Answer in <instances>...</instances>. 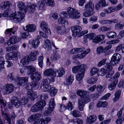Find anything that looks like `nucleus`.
Returning <instances> with one entry per match:
<instances>
[{
  "instance_id": "obj_1",
  "label": "nucleus",
  "mask_w": 124,
  "mask_h": 124,
  "mask_svg": "<svg viewBox=\"0 0 124 124\" xmlns=\"http://www.w3.org/2000/svg\"><path fill=\"white\" fill-rule=\"evenodd\" d=\"M26 12H18L11 14L10 19L16 23L23 22L25 20L24 17Z\"/></svg>"
},
{
  "instance_id": "obj_2",
  "label": "nucleus",
  "mask_w": 124,
  "mask_h": 124,
  "mask_svg": "<svg viewBox=\"0 0 124 124\" xmlns=\"http://www.w3.org/2000/svg\"><path fill=\"white\" fill-rule=\"evenodd\" d=\"M45 101H39L33 105L31 108V111L32 112H36L42 110L46 105Z\"/></svg>"
},
{
  "instance_id": "obj_3",
  "label": "nucleus",
  "mask_w": 124,
  "mask_h": 124,
  "mask_svg": "<svg viewBox=\"0 0 124 124\" xmlns=\"http://www.w3.org/2000/svg\"><path fill=\"white\" fill-rule=\"evenodd\" d=\"M32 83H28L26 85L25 88L26 89L29 90L27 93V96L31 101H33L37 97V95L36 92L31 90L32 89Z\"/></svg>"
},
{
  "instance_id": "obj_4",
  "label": "nucleus",
  "mask_w": 124,
  "mask_h": 124,
  "mask_svg": "<svg viewBox=\"0 0 124 124\" xmlns=\"http://www.w3.org/2000/svg\"><path fill=\"white\" fill-rule=\"evenodd\" d=\"M88 92L83 90L79 89L77 91L76 93L80 97L78 99H81L84 101H90V100L87 94Z\"/></svg>"
},
{
  "instance_id": "obj_5",
  "label": "nucleus",
  "mask_w": 124,
  "mask_h": 124,
  "mask_svg": "<svg viewBox=\"0 0 124 124\" xmlns=\"http://www.w3.org/2000/svg\"><path fill=\"white\" fill-rule=\"evenodd\" d=\"M122 58L121 56L119 54H114L111 58L110 63L114 66L116 65L120 61Z\"/></svg>"
},
{
  "instance_id": "obj_6",
  "label": "nucleus",
  "mask_w": 124,
  "mask_h": 124,
  "mask_svg": "<svg viewBox=\"0 0 124 124\" xmlns=\"http://www.w3.org/2000/svg\"><path fill=\"white\" fill-rule=\"evenodd\" d=\"M14 87L11 84H8L5 86L3 92L5 94H9L12 92L14 90Z\"/></svg>"
},
{
  "instance_id": "obj_7",
  "label": "nucleus",
  "mask_w": 124,
  "mask_h": 124,
  "mask_svg": "<svg viewBox=\"0 0 124 124\" xmlns=\"http://www.w3.org/2000/svg\"><path fill=\"white\" fill-rule=\"evenodd\" d=\"M82 29V27L78 25L71 27V30L72 32V36L74 37L78 36V34H79Z\"/></svg>"
},
{
  "instance_id": "obj_8",
  "label": "nucleus",
  "mask_w": 124,
  "mask_h": 124,
  "mask_svg": "<svg viewBox=\"0 0 124 124\" xmlns=\"http://www.w3.org/2000/svg\"><path fill=\"white\" fill-rule=\"evenodd\" d=\"M30 77L31 79L34 82H38L41 79V74L39 72H36L31 74Z\"/></svg>"
},
{
  "instance_id": "obj_9",
  "label": "nucleus",
  "mask_w": 124,
  "mask_h": 124,
  "mask_svg": "<svg viewBox=\"0 0 124 124\" xmlns=\"http://www.w3.org/2000/svg\"><path fill=\"white\" fill-rule=\"evenodd\" d=\"M89 101H83L81 99H78V108L79 110L81 111H83L85 104Z\"/></svg>"
},
{
  "instance_id": "obj_10",
  "label": "nucleus",
  "mask_w": 124,
  "mask_h": 124,
  "mask_svg": "<svg viewBox=\"0 0 124 124\" xmlns=\"http://www.w3.org/2000/svg\"><path fill=\"white\" fill-rule=\"evenodd\" d=\"M20 38L16 36H14L10 38L7 41V44L8 45L14 44L20 41Z\"/></svg>"
},
{
  "instance_id": "obj_11",
  "label": "nucleus",
  "mask_w": 124,
  "mask_h": 124,
  "mask_svg": "<svg viewBox=\"0 0 124 124\" xmlns=\"http://www.w3.org/2000/svg\"><path fill=\"white\" fill-rule=\"evenodd\" d=\"M112 47L111 45H109L106 46L104 49L102 46H99L97 48V53L98 54H100L102 53H104L108 50L110 49Z\"/></svg>"
},
{
  "instance_id": "obj_12",
  "label": "nucleus",
  "mask_w": 124,
  "mask_h": 124,
  "mask_svg": "<svg viewBox=\"0 0 124 124\" xmlns=\"http://www.w3.org/2000/svg\"><path fill=\"white\" fill-rule=\"evenodd\" d=\"M44 76H53V77L56 76V74H55V72L53 70L51 69H47L43 72Z\"/></svg>"
},
{
  "instance_id": "obj_13",
  "label": "nucleus",
  "mask_w": 124,
  "mask_h": 124,
  "mask_svg": "<svg viewBox=\"0 0 124 124\" xmlns=\"http://www.w3.org/2000/svg\"><path fill=\"white\" fill-rule=\"evenodd\" d=\"M44 119L40 118L39 119V122H35L34 124H47L50 122L51 118L49 117H45Z\"/></svg>"
},
{
  "instance_id": "obj_14",
  "label": "nucleus",
  "mask_w": 124,
  "mask_h": 124,
  "mask_svg": "<svg viewBox=\"0 0 124 124\" xmlns=\"http://www.w3.org/2000/svg\"><path fill=\"white\" fill-rule=\"evenodd\" d=\"M36 7L35 4H32L30 3H28L26 4L27 10H28L29 12L30 13L33 12L35 11Z\"/></svg>"
},
{
  "instance_id": "obj_15",
  "label": "nucleus",
  "mask_w": 124,
  "mask_h": 124,
  "mask_svg": "<svg viewBox=\"0 0 124 124\" xmlns=\"http://www.w3.org/2000/svg\"><path fill=\"white\" fill-rule=\"evenodd\" d=\"M11 102L17 108H18L21 104V102L19 99L16 96H13L12 97Z\"/></svg>"
},
{
  "instance_id": "obj_16",
  "label": "nucleus",
  "mask_w": 124,
  "mask_h": 124,
  "mask_svg": "<svg viewBox=\"0 0 124 124\" xmlns=\"http://www.w3.org/2000/svg\"><path fill=\"white\" fill-rule=\"evenodd\" d=\"M6 58L7 59L16 60L17 54L14 52H11L6 54Z\"/></svg>"
},
{
  "instance_id": "obj_17",
  "label": "nucleus",
  "mask_w": 124,
  "mask_h": 124,
  "mask_svg": "<svg viewBox=\"0 0 124 124\" xmlns=\"http://www.w3.org/2000/svg\"><path fill=\"white\" fill-rule=\"evenodd\" d=\"M17 7L20 12H26L27 11V8L24 3L23 2H19L18 5Z\"/></svg>"
},
{
  "instance_id": "obj_18",
  "label": "nucleus",
  "mask_w": 124,
  "mask_h": 124,
  "mask_svg": "<svg viewBox=\"0 0 124 124\" xmlns=\"http://www.w3.org/2000/svg\"><path fill=\"white\" fill-rule=\"evenodd\" d=\"M12 5L10 2L8 1H5L2 2L0 5V8L2 10L8 9Z\"/></svg>"
},
{
  "instance_id": "obj_19",
  "label": "nucleus",
  "mask_w": 124,
  "mask_h": 124,
  "mask_svg": "<svg viewBox=\"0 0 124 124\" xmlns=\"http://www.w3.org/2000/svg\"><path fill=\"white\" fill-rule=\"evenodd\" d=\"M105 37V35L100 34L99 35L95 37V38L93 39V42L98 43L100 42L103 40Z\"/></svg>"
},
{
  "instance_id": "obj_20",
  "label": "nucleus",
  "mask_w": 124,
  "mask_h": 124,
  "mask_svg": "<svg viewBox=\"0 0 124 124\" xmlns=\"http://www.w3.org/2000/svg\"><path fill=\"white\" fill-rule=\"evenodd\" d=\"M40 26L41 29L45 31H47V34H50L51 32L50 29L48 28V26L46 23L42 21L40 24Z\"/></svg>"
},
{
  "instance_id": "obj_21",
  "label": "nucleus",
  "mask_w": 124,
  "mask_h": 124,
  "mask_svg": "<svg viewBox=\"0 0 124 124\" xmlns=\"http://www.w3.org/2000/svg\"><path fill=\"white\" fill-rule=\"evenodd\" d=\"M86 66L84 64H82L81 65L73 67L72 69L73 72L74 73H76L77 72L79 69L81 70L83 69H85Z\"/></svg>"
},
{
  "instance_id": "obj_22",
  "label": "nucleus",
  "mask_w": 124,
  "mask_h": 124,
  "mask_svg": "<svg viewBox=\"0 0 124 124\" xmlns=\"http://www.w3.org/2000/svg\"><path fill=\"white\" fill-rule=\"evenodd\" d=\"M26 31L29 32H33L35 31L36 29V27L34 24H28L26 26Z\"/></svg>"
},
{
  "instance_id": "obj_23",
  "label": "nucleus",
  "mask_w": 124,
  "mask_h": 124,
  "mask_svg": "<svg viewBox=\"0 0 124 124\" xmlns=\"http://www.w3.org/2000/svg\"><path fill=\"white\" fill-rule=\"evenodd\" d=\"M38 52L36 51L32 52L30 54L27 56L28 57L30 61H33L35 60L36 59V55Z\"/></svg>"
},
{
  "instance_id": "obj_24",
  "label": "nucleus",
  "mask_w": 124,
  "mask_h": 124,
  "mask_svg": "<svg viewBox=\"0 0 124 124\" xmlns=\"http://www.w3.org/2000/svg\"><path fill=\"white\" fill-rule=\"evenodd\" d=\"M85 69H83L80 70L79 73L76 75V80L78 81L81 80L84 77V76Z\"/></svg>"
},
{
  "instance_id": "obj_25",
  "label": "nucleus",
  "mask_w": 124,
  "mask_h": 124,
  "mask_svg": "<svg viewBox=\"0 0 124 124\" xmlns=\"http://www.w3.org/2000/svg\"><path fill=\"white\" fill-rule=\"evenodd\" d=\"M90 51V49L88 48L83 52L81 53L77 54L78 58L79 59H82L85 57L88 54Z\"/></svg>"
},
{
  "instance_id": "obj_26",
  "label": "nucleus",
  "mask_w": 124,
  "mask_h": 124,
  "mask_svg": "<svg viewBox=\"0 0 124 124\" xmlns=\"http://www.w3.org/2000/svg\"><path fill=\"white\" fill-rule=\"evenodd\" d=\"M28 81L27 77H21L19 79L18 84L20 85L24 86L27 84Z\"/></svg>"
},
{
  "instance_id": "obj_27",
  "label": "nucleus",
  "mask_w": 124,
  "mask_h": 124,
  "mask_svg": "<svg viewBox=\"0 0 124 124\" xmlns=\"http://www.w3.org/2000/svg\"><path fill=\"white\" fill-rule=\"evenodd\" d=\"M26 69L27 73L28 75L31 74H33V73L36 71L35 67L33 66L29 65L27 66Z\"/></svg>"
},
{
  "instance_id": "obj_28",
  "label": "nucleus",
  "mask_w": 124,
  "mask_h": 124,
  "mask_svg": "<svg viewBox=\"0 0 124 124\" xmlns=\"http://www.w3.org/2000/svg\"><path fill=\"white\" fill-rule=\"evenodd\" d=\"M54 72L55 74H56V76L57 77H61L65 73L64 69L63 68H59Z\"/></svg>"
},
{
  "instance_id": "obj_29",
  "label": "nucleus",
  "mask_w": 124,
  "mask_h": 124,
  "mask_svg": "<svg viewBox=\"0 0 124 124\" xmlns=\"http://www.w3.org/2000/svg\"><path fill=\"white\" fill-rule=\"evenodd\" d=\"M96 118L97 117L95 115H91L87 118L86 120L89 124H90L95 122Z\"/></svg>"
},
{
  "instance_id": "obj_30",
  "label": "nucleus",
  "mask_w": 124,
  "mask_h": 124,
  "mask_svg": "<svg viewBox=\"0 0 124 124\" xmlns=\"http://www.w3.org/2000/svg\"><path fill=\"white\" fill-rule=\"evenodd\" d=\"M2 116L7 121V123L8 124H12L11 119L9 116V115L6 113H4L2 112Z\"/></svg>"
},
{
  "instance_id": "obj_31",
  "label": "nucleus",
  "mask_w": 124,
  "mask_h": 124,
  "mask_svg": "<svg viewBox=\"0 0 124 124\" xmlns=\"http://www.w3.org/2000/svg\"><path fill=\"white\" fill-rule=\"evenodd\" d=\"M56 30L57 33L60 34H63L65 32V26L62 25L57 27Z\"/></svg>"
},
{
  "instance_id": "obj_32",
  "label": "nucleus",
  "mask_w": 124,
  "mask_h": 124,
  "mask_svg": "<svg viewBox=\"0 0 124 124\" xmlns=\"http://www.w3.org/2000/svg\"><path fill=\"white\" fill-rule=\"evenodd\" d=\"M94 5L92 2H90L85 5V10H93L94 8Z\"/></svg>"
},
{
  "instance_id": "obj_33",
  "label": "nucleus",
  "mask_w": 124,
  "mask_h": 124,
  "mask_svg": "<svg viewBox=\"0 0 124 124\" xmlns=\"http://www.w3.org/2000/svg\"><path fill=\"white\" fill-rule=\"evenodd\" d=\"M117 80H116L115 81H112V82L109 84L108 88L109 90H112L115 88L118 83Z\"/></svg>"
},
{
  "instance_id": "obj_34",
  "label": "nucleus",
  "mask_w": 124,
  "mask_h": 124,
  "mask_svg": "<svg viewBox=\"0 0 124 124\" xmlns=\"http://www.w3.org/2000/svg\"><path fill=\"white\" fill-rule=\"evenodd\" d=\"M76 9L74 8H73L71 7H69L67 9V12L68 13V16L70 18L71 16V17H73L72 15L74 14L75 12H76Z\"/></svg>"
},
{
  "instance_id": "obj_35",
  "label": "nucleus",
  "mask_w": 124,
  "mask_h": 124,
  "mask_svg": "<svg viewBox=\"0 0 124 124\" xmlns=\"http://www.w3.org/2000/svg\"><path fill=\"white\" fill-rule=\"evenodd\" d=\"M85 49L84 47L75 48L71 50L70 53L71 54H73L76 53H79L82 52Z\"/></svg>"
},
{
  "instance_id": "obj_36",
  "label": "nucleus",
  "mask_w": 124,
  "mask_h": 124,
  "mask_svg": "<svg viewBox=\"0 0 124 124\" xmlns=\"http://www.w3.org/2000/svg\"><path fill=\"white\" fill-rule=\"evenodd\" d=\"M30 61L29 59L27 56L24 57L20 61V64L21 65L27 64Z\"/></svg>"
},
{
  "instance_id": "obj_37",
  "label": "nucleus",
  "mask_w": 124,
  "mask_h": 124,
  "mask_svg": "<svg viewBox=\"0 0 124 124\" xmlns=\"http://www.w3.org/2000/svg\"><path fill=\"white\" fill-rule=\"evenodd\" d=\"M40 43L39 40L37 39L33 40L31 43V44L33 47L36 48L39 46Z\"/></svg>"
},
{
  "instance_id": "obj_38",
  "label": "nucleus",
  "mask_w": 124,
  "mask_h": 124,
  "mask_svg": "<svg viewBox=\"0 0 124 124\" xmlns=\"http://www.w3.org/2000/svg\"><path fill=\"white\" fill-rule=\"evenodd\" d=\"M37 5L40 10H43L45 9V2L44 1H38L37 3Z\"/></svg>"
},
{
  "instance_id": "obj_39",
  "label": "nucleus",
  "mask_w": 124,
  "mask_h": 124,
  "mask_svg": "<svg viewBox=\"0 0 124 124\" xmlns=\"http://www.w3.org/2000/svg\"><path fill=\"white\" fill-rule=\"evenodd\" d=\"M86 10V11L83 13V15L85 17H89L93 15L95 13L93 10Z\"/></svg>"
},
{
  "instance_id": "obj_40",
  "label": "nucleus",
  "mask_w": 124,
  "mask_h": 124,
  "mask_svg": "<svg viewBox=\"0 0 124 124\" xmlns=\"http://www.w3.org/2000/svg\"><path fill=\"white\" fill-rule=\"evenodd\" d=\"M106 35L108 38L109 39H112L115 37L116 36V32L114 31H110L106 33Z\"/></svg>"
},
{
  "instance_id": "obj_41",
  "label": "nucleus",
  "mask_w": 124,
  "mask_h": 124,
  "mask_svg": "<svg viewBox=\"0 0 124 124\" xmlns=\"http://www.w3.org/2000/svg\"><path fill=\"white\" fill-rule=\"evenodd\" d=\"M108 103L106 101L103 102L102 101H99L97 103V107H106L108 105Z\"/></svg>"
},
{
  "instance_id": "obj_42",
  "label": "nucleus",
  "mask_w": 124,
  "mask_h": 124,
  "mask_svg": "<svg viewBox=\"0 0 124 124\" xmlns=\"http://www.w3.org/2000/svg\"><path fill=\"white\" fill-rule=\"evenodd\" d=\"M73 75L70 76L68 79L66 80V84L67 85H70L73 82L74 80Z\"/></svg>"
},
{
  "instance_id": "obj_43",
  "label": "nucleus",
  "mask_w": 124,
  "mask_h": 124,
  "mask_svg": "<svg viewBox=\"0 0 124 124\" xmlns=\"http://www.w3.org/2000/svg\"><path fill=\"white\" fill-rule=\"evenodd\" d=\"M48 98V95L46 94H42L38 96L39 99L40 100V101H44Z\"/></svg>"
},
{
  "instance_id": "obj_44",
  "label": "nucleus",
  "mask_w": 124,
  "mask_h": 124,
  "mask_svg": "<svg viewBox=\"0 0 124 124\" xmlns=\"http://www.w3.org/2000/svg\"><path fill=\"white\" fill-rule=\"evenodd\" d=\"M43 56L42 55L39 56L38 57V64L39 67L42 68L43 66Z\"/></svg>"
},
{
  "instance_id": "obj_45",
  "label": "nucleus",
  "mask_w": 124,
  "mask_h": 124,
  "mask_svg": "<svg viewBox=\"0 0 124 124\" xmlns=\"http://www.w3.org/2000/svg\"><path fill=\"white\" fill-rule=\"evenodd\" d=\"M57 90L56 88L54 87H52L51 88L50 90V93L51 96H54L57 93Z\"/></svg>"
},
{
  "instance_id": "obj_46",
  "label": "nucleus",
  "mask_w": 124,
  "mask_h": 124,
  "mask_svg": "<svg viewBox=\"0 0 124 124\" xmlns=\"http://www.w3.org/2000/svg\"><path fill=\"white\" fill-rule=\"evenodd\" d=\"M80 13L77 10H76V12H75L72 15L73 17H71V16L70 18L73 19L78 18L80 17Z\"/></svg>"
},
{
  "instance_id": "obj_47",
  "label": "nucleus",
  "mask_w": 124,
  "mask_h": 124,
  "mask_svg": "<svg viewBox=\"0 0 124 124\" xmlns=\"http://www.w3.org/2000/svg\"><path fill=\"white\" fill-rule=\"evenodd\" d=\"M54 108L49 107V108L45 109V110L44 113L46 116H47L51 114L54 110Z\"/></svg>"
},
{
  "instance_id": "obj_48",
  "label": "nucleus",
  "mask_w": 124,
  "mask_h": 124,
  "mask_svg": "<svg viewBox=\"0 0 124 124\" xmlns=\"http://www.w3.org/2000/svg\"><path fill=\"white\" fill-rule=\"evenodd\" d=\"M44 43L45 45L46 46V47L45 48H48L49 50H51V42L50 40L48 39H46L44 40Z\"/></svg>"
},
{
  "instance_id": "obj_49",
  "label": "nucleus",
  "mask_w": 124,
  "mask_h": 124,
  "mask_svg": "<svg viewBox=\"0 0 124 124\" xmlns=\"http://www.w3.org/2000/svg\"><path fill=\"white\" fill-rule=\"evenodd\" d=\"M120 75V74L119 72H117L116 73L115 75L113 77L109 79L110 81H115V80H117V82H118V78L119 77Z\"/></svg>"
},
{
  "instance_id": "obj_50",
  "label": "nucleus",
  "mask_w": 124,
  "mask_h": 124,
  "mask_svg": "<svg viewBox=\"0 0 124 124\" xmlns=\"http://www.w3.org/2000/svg\"><path fill=\"white\" fill-rule=\"evenodd\" d=\"M105 86H102L100 84L98 85L96 87L97 91L99 93L102 92L105 88Z\"/></svg>"
},
{
  "instance_id": "obj_51",
  "label": "nucleus",
  "mask_w": 124,
  "mask_h": 124,
  "mask_svg": "<svg viewBox=\"0 0 124 124\" xmlns=\"http://www.w3.org/2000/svg\"><path fill=\"white\" fill-rule=\"evenodd\" d=\"M50 80L48 78L44 79L42 83L41 84L40 86H43L46 85H49V84L50 83Z\"/></svg>"
},
{
  "instance_id": "obj_52",
  "label": "nucleus",
  "mask_w": 124,
  "mask_h": 124,
  "mask_svg": "<svg viewBox=\"0 0 124 124\" xmlns=\"http://www.w3.org/2000/svg\"><path fill=\"white\" fill-rule=\"evenodd\" d=\"M60 57V55L59 54L56 53L55 54H52L51 57V59L53 61H55L58 59Z\"/></svg>"
},
{
  "instance_id": "obj_53",
  "label": "nucleus",
  "mask_w": 124,
  "mask_h": 124,
  "mask_svg": "<svg viewBox=\"0 0 124 124\" xmlns=\"http://www.w3.org/2000/svg\"><path fill=\"white\" fill-rule=\"evenodd\" d=\"M72 114L75 117H79L81 116L80 112L78 110H74L72 111Z\"/></svg>"
},
{
  "instance_id": "obj_54",
  "label": "nucleus",
  "mask_w": 124,
  "mask_h": 124,
  "mask_svg": "<svg viewBox=\"0 0 124 124\" xmlns=\"http://www.w3.org/2000/svg\"><path fill=\"white\" fill-rule=\"evenodd\" d=\"M115 10V8L114 7H111L104 9V11L107 14H109L114 12Z\"/></svg>"
},
{
  "instance_id": "obj_55",
  "label": "nucleus",
  "mask_w": 124,
  "mask_h": 124,
  "mask_svg": "<svg viewBox=\"0 0 124 124\" xmlns=\"http://www.w3.org/2000/svg\"><path fill=\"white\" fill-rule=\"evenodd\" d=\"M95 36V35L94 33H91L87 34L84 36V38H88L89 39H92Z\"/></svg>"
},
{
  "instance_id": "obj_56",
  "label": "nucleus",
  "mask_w": 124,
  "mask_h": 124,
  "mask_svg": "<svg viewBox=\"0 0 124 124\" xmlns=\"http://www.w3.org/2000/svg\"><path fill=\"white\" fill-rule=\"evenodd\" d=\"M28 99L26 97H23L22 98L21 102V104L25 106L28 102Z\"/></svg>"
},
{
  "instance_id": "obj_57",
  "label": "nucleus",
  "mask_w": 124,
  "mask_h": 124,
  "mask_svg": "<svg viewBox=\"0 0 124 124\" xmlns=\"http://www.w3.org/2000/svg\"><path fill=\"white\" fill-rule=\"evenodd\" d=\"M97 80V78L96 77H92L88 80L87 82L89 84H94L95 83Z\"/></svg>"
},
{
  "instance_id": "obj_58",
  "label": "nucleus",
  "mask_w": 124,
  "mask_h": 124,
  "mask_svg": "<svg viewBox=\"0 0 124 124\" xmlns=\"http://www.w3.org/2000/svg\"><path fill=\"white\" fill-rule=\"evenodd\" d=\"M58 22L60 24H63L66 23V25H68V24L67 21L65 20L64 18L61 17L59 18Z\"/></svg>"
},
{
  "instance_id": "obj_59",
  "label": "nucleus",
  "mask_w": 124,
  "mask_h": 124,
  "mask_svg": "<svg viewBox=\"0 0 124 124\" xmlns=\"http://www.w3.org/2000/svg\"><path fill=\"white\" fill-rule=\"evenodd\" d=\"M60 17L61 18L66 19V18H70L68 16V14H67L66 12L65 11H62L61 13L60 14Z\"/></svg>"
},
{
  "instance_id": "obj_60",
  "label": "nucleus",
  "mask_w": 124,
  "mask_h": 124,
  "mask_svg": "<svg viewBox=\"0 0 124 124\" xmlns=\"http://www.w3.org/2000/svg\"><path fill=\"white\" fill-rule=\"evenodd\" d=\"M98 71V70L97 68H93L91 69L90 74L93 76L97 73Z\"/></svg>"
},
{
  "instance_id": "obj_61",
  "label": "nucleus",
  "mask_w": 124,
  "mask_h": 124,
  "mask_svg": "<svg viewBox=\"0 0 124 124\" xmlns=\"http://www.w3.org/2000/svg\"><path fill=\"white\" fill-rule=\"evenodd\" d=\"M55 106V104L54 102V99L53 98L51 99L49 103V107L54 108Z\"/></svg>"
},
{
  "instance_id": "obj_62",
  "label": "nucleus",
  "mask_w": 124,
  "mask_h": 124,
  "mask_svg": "<svg viewBox=\"0 0 124 124\" xmlns=\"http://www.w3.org/2000/svg\"><path fill=\"white\" fill-rule=\"evenodd\" d=\"M124 26V24H121L119 23H116L115 26V28L118 30H120Z\"/></svg>"
},
{
  "instance_id": "obj_63",
  "label": "nucleus",
  "mask_w": 124,
  "mask_h": 124,
  "mask_svg": "<svg viewBox=\"0 0 124 124\" xmlns=\"http://www.w3.org/2000/svg\"><path fill=\"white\" fill-rule=\"evenodd\" d=\"M4 61L3 60V58L1 55L0 56V69H3Z\"/></svg>"
},
{
  "instance_id": "obj_64",
  "label": "nucleus",
  "mask_w": 124,
  "mask_h": 124,
  "mask_svg": "<svg viewBox=\"0 0 124 124\" xmlns=\"http://www.w3.org/2000/svg\"><path fill=\"white\" fill-rule=\"evenodd\" d=\"M107 59L106 58L103 59L100 61L98 63L97 66L99 67H100L104 65L106 63Z\"/></svg>"
}]
</instances>
